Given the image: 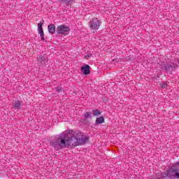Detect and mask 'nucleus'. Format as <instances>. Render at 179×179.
<instances>
[{
	"label": "nucleus",
	"instance_id": "obj_1",
	"mask_svg": "<svg viewBox=\"0 0 179 179\" xmlns=\"http://www.w3.org/2000/svg\"><path fill=\"white\" fill-rule=\"evenodd\" d=\"M89 141V136L83 134L79 131H66L59 135V137L50 143L55 150L65 149L66 148H76L82 146Z\"/></svg>",
	"mask_w": 179,
	"mask_h": 179
},
{
	"label": "nucleus",
	"instance_id": "obj_2",
	"mask_svg": "<svg viewBox=\"0 0 179 179\" xmlns=\"http://www.w3.org/2000/svg\"><path fill=\"white\" fill-rule=\"evenodd\" d=\"M162 177L171 179L179 178V164L177 162L175 165L170 167L164 173L162 174Z\"/></svg>",
	"mask_w": 179,
	"mask_h": 179
},
{
	"label": "nucleus",
	"instance_id": "obj_3",
	"mask_svg": "<svg viewBox=\"0 0 179 179\" xmlns=\"http://www.w3.org/2000/svg\"><path fill=\"white\" fill-rule=\"evenodd\" d=\"M70 30H71V29L69 28V27H68L65 24L59 25L57 28V31L58 34H62L64 36H66V35L69 34Z\"/></svg>",
	"mask_w": 179,
	"mask_h": 179
},
{
	"label": "nucleus",
	"instance_id": "obj_4",
	"mask_svg": "<svg viewBox=\"0 0 179 179\" xmlns=\"http://www.w3.org/2000/svg\"><path fill=\"white\" fill-rule=\"evenodd\" d=\"M100 24V20H99L97 18H93L91 21L89 22L90 30H99Z\"/></svg>",
	"mask_w": 179,
	"mask_h": 179
},
{
	"label": "nucleus",
	"instance_id": "obj_5",
	"mask_svg": "<svg viewBox=\"0 0 179 179\" xmlns=\"http://www.w3.org/2000/svg\"><path fill=\"white\" fill-rule=\"evenodd\" d=\"M43 24H44V20H41L38 24V33L41 36V40L44 41V31L43 30Z\"/></svg>",
	"mask_w": 179,
	"mask_h": 179
},
{
	"label": "nucleus",
	"instance_id": "obj_6",
	"mask_svg": "<svg viewBox=\"0 0 179 179\" xmlns=\"http://www.w3.org/2000/svg\"><path fill=\"white\" fill-rule=\"evenodd\" d=\"M81 71L83 72L84 75H89L90 73V66L86 64L81 67Z\"/></svg>",
	"mask_w": 179,
	"mask_h": 179
},
{
	"label": "nucleus",
	"instance_id": "obj_7",
	"mask_svg": "<svg viewBox=\"0 0 179 179\" xmlns=\"http://www.w3.org/2000/svg\"><path fill=\"white\" fill-rule=\"evenodd\" d=\"M48 29L49 33H50L51 34H54V33H55V25L50 24L48 25Z\"/></svg>",
	"mask_w": 179,
	"mask_h": 179
},
{
	"label": "nucleus",
	"instance_id": "obj_8",
	"mask_svg": "<svg viewBox=\"0 0 179 179\" xmlns=\"http://www.w3.org/2000/svg\"><path fill=\"white\" fill-rule=\"evenodd\" d=\"M95 122L97 125H100V124H103L104 122V117H97L95 120Z\"/></svg>",
	"mask_w": 179,
	"mask_h": 179
},
{
	"label": "nucleus",
	"instance_id": "obj_9",
	"mask_svg": "<svg viewBox=\"0 0 179 179\" xmlns=\"http://www.w3.org/2000/svg\"><path fill=\"white\" fill-rule=\"evenodd\" d=\"M13 107L15 110H19L20 108V101H17L13 103Z\"/></svg>",
	"mask_w": 179,
	"mask_h": 179
},
{
	"label": "nucleus",
	"instance_id": "obj_10",
	"mask_svg": "<svg viewBox=\"0 0 179 179\" xmlns=\"http://www.w3.org/2000/svg\"><path fill=\"white\" fill-rule=\"evenodd\" d=\"M101 114V112L98 109L93 110V115L94 117H97V116L100 115Z\"/></svg>",
	"mask_w": 179,
	"mask_h": 179
},
{
	"label": "nucleus",
	"instance_id": "obj_11",
	"mask_svg": "<svg viewBox=\"0 0 179 179\" xmlns=\"http://www.w3.org/2000/svg\"><path fill=\"white\" fill-rule=\"evenodd\" d=\"M90 115H92V113L86 112L84 115V118L87 119V118L90 117Z\"/></svg>",
	"mask_w": 179,
	"mask_h": 179
},
{
	"label": "nucleus",
	"instance_id": "obj_12",
	"mask_svg": "<svg viewBox=\"0 0 179 179\" xmlns=\"http://www.w3.org/2000/svg\"><path fill=\"white\" fill-rule=\"evenodd\" d=\"M161 87L163 89H166V87H167V84L166 83H163L161 84Z\"/></svg>",
	"mask_w": 179,
	"mask_h": 179
},
{
	"label": "nucleus",
	"instance_id": "obj_13",
	"mask_svg": "<svg viewBox=\"0 0 179 179\" xmlns=\"http://www.w3.org/2000/svg\"><path fill=\"white\" fill-rule=\"evenodd\" d=\"M39 61L41 62V61H45V56H40L39 57Z\"/></svg>",
	"mask_w": 179,
	"mask_h": 179
},
{
	"label": "nucleus",
	"instance_id": "obj_14",
	"mask_svg": "<svg viewBox=\"0 0 179 179\" xmlns=\"http://www.w3.org/2000/svg\"><path fill=\"white\" fill-rule=\"evenodd\" d=\"M62 2H65V3H71L73 0H61Z\"/></svg>",
	"mask_w": 179,
	"mask_h": 179
},
{
	"label": "nucleus",
	"instance_id": "obj_15",
	"mask_svg": "<svg viewBox=\"0 0 179 179\" xmlns=\"http://www.w3.org/2000/svg\"><path fill=\"white\" fill-rule=\"evenodd\" d=\"M90 57H92V53H88L85 56L86 59H87V58H90Z\"/></svg>",
	"mask_w": 179,
	"mask_h": 179
},
{
	"label": "nucleus",
	"instance_id": "obj_16",
	"mask_svg": "<svg viewBox=\"0 0 179 179\" xmlns=\"http://www.w3.org/2000/svg\"><path fill=\"white\" fill-rule=\"evenodd\" d=\"M62 87H55V90H56V92H61L62 90Z\"/></svg>",
	"mask_w": 179,
	"mask_h": 179
},
{
	"label": "nucleus",
	"instance_id": "obj_17",
	"mask_svg": "<svg viewBox=\"0 0 179 179\" xmlns=\"http://www.w3.org/2000/svg\"><path fill=\"white\" fill-rule=\"evenodd\" d=\"M161 68H162V69H164V66H162Z\"/></svg>",
	"mask_w": 179,
	"mask_h": 179
},
{
	"label": "nucleus",
	"instance_id": "obj_18",
	"mask_svg": "<svg viewBox=\"0 0 179 179\" xmlns=\"http://www.w3.org/2000/svg\"><path fill=\"white\" fill-rule=\"evenodd\" d=\"M166 70H167V68H165Z\"/></svg>",
	"mask_w": 179,
	"mask_h": 179
},
{
	"label": "nucleus",
	"instance_id": "obj_19",
	"mask_svg": "<svg viewBox=\"0 0 179 179\" xmlns=\"http://www.w3.org/2000/svg\"><path fill=\"white\" fill-rule=\"evenodd\" d=\"M178 164H179V162H178Z\"/></svg>",
	"mask_w": 179,
	"mask_h": 179
}]
</instances>
